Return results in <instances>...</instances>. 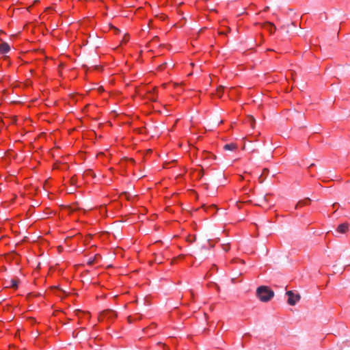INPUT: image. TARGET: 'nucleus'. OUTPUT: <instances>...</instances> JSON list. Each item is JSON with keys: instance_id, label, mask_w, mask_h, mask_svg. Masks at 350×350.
Masks as SVG:
<instances>
[{"instance_id": "nucleus-1", "label": "nucleus", "mask_w": 350, "mask_h": 350, "mask_svg": "<svg viewBox=\"0 0 350 350\" xmlns=\"http://www.w3.org/2000/svg\"><path fill=\"white\" fill-rule=\"evenodd\" d=\"M256 295L262 302L269 301L274 296V292L267 286H260L257 288Z\"/></svg>"}, {"instance_id": "nucleus-27", "label": "nucleus", "mask_w": 350, "mask_h": 350, "mask_svg": "<svg viewBox=\"0 0 350 350\" xmlns=\"http://www.w3.org/2000/svg\"><path fill=\"white\" fill-rule=\"evenodd\" d=\"M87 173L90 174H92V172L91 171H88Z\"/></svg>"}, {"instance_id": "nucleus-13", "label": "nucleus", "mask_w": 350, "mask_h": 350, "mask_svg": "<svg viewBox=\"0 0 350 350\" xmlns=\"http://www.w3.org/2000/svg\"><path fill=\"white\" fill-rule=\"evenodd\" d=\"M222 248L225 252H228L230 250V246L228 244H224Z\"/></svg>"}, {"instance_id": "nucleus-9", "label": "nucleus", "mask_w": 350, "mask_h": 350, "mask_svg": "<svg viewBox=\"0 0 350 350\" xmlns=\"http://www.w3.org/2000/svg\"><path fill=\"white\" fill-rule=\"evenodd\" d=\"M247 121L248 122L250 123V126H252V128H254V124H255V119L253 116H249L247 117Z\"/></svg>"}, {"instance_id": "nucleus-23", "label": "nucleus", "mask_w": 350, "mask_h": 350, "mask_svg": "<svg viewBox=\"0 0 350 350\" xmlns=\"http://www.w3.org/2000/svg\"><path fill=\"white\" fill-rule=\"evenodd\" d=\"M269 6H267L265 8L264 11H267L269 10Z\"/></svg>"}, {"instance_id": "nucleus-10", "label": "nucleus", "mask_w": 350, "mask_h": 350, "mask_svg": "<svg viewBox=\"0 0 350 350\" xmlns=\"http://www.w3.org/2000/svg\"><path fill=\"white\" fill-rule=\"evenodd\" d=\"M10 287H12V288H17L18 286V280H15V279H12L10 280Z\"/></svg>"}, {"instance_id": "nucleus-29", "label": "nucleus", "mask_w": 350, "mask_h": 350, "mask_svg": "<svg viewBox=\"0 0 350 350\" xmlns=\"http://www.w3.org/2000/svg\"><path fill=\"white\" fill-rule=\"evenodd\" d=\"M291 25L295 26V25L293 23H291Z\"/></svg>"}, {"instance_id": "nucleus-28", "label": "nucleus", "mask_w": 350, "mask_h": 350, "mask_svg": "<svg viewBox=\"0 0 350 350\" xmlns=\"http://www.w3.org/2000/svg\"><path fill=\"white\" fill-rule=\"evenodd\" d=\"M130 161H132V162H134V160L132 159H131Z\"/></svg>"}, {"instance_id": "nucleus-5", "label": "nucleus", "mask_w": 350, "mask_h": 350, "mask_svg": "<svg viewBox=\"0 0 350 350\" xmlns=\"http://www.w3.org/2000/svg\"><path fill=\"white\" fill-rule=\"evenodd\" d=\"M262 26L267 29V30H269L270 31V33H273L275 31V30L276 29V27L274 25L273 23H271V22H266L265 23H263L262 25Z\"/></svg>"}, {"instance_id": "nucleus-14", "label": "nucleus", "mask_w": 350, "mask_h": 350, "mask_svg": "<svg viewBox=\"0 0 350 350\" xmlns=\"http://www.w3.org/2000/svg\"><path fill=\"white\" fill-rule=\"evenodd\" d=\"M263 174H261L259 177H258V180H259V183H262L264 181H265V178H263Z\"/></svg>"}, {"instance_id": "nucleus-25", "label": "nucleus", "mask_w": 350, "mask_h": 350, "mask_svg": "<svg viewBox=\"0 0 350 350\" xmlns=\"http://www.w3.org/2000/svg\"><path fill=\"white\" fill-rule=\"evenodd\" d=\"M165 18V16H164V15H162V16H161V18H162L163 20Z\"/></svg>"}, {"instance_id": "nucleus-30", "label": "nucleus", "mask_w": 350, "mask_h": 350, "mask_svg": "<svg viewBox=\"0 0 350 350\" xmlns=\"http://www.w3.org/2000/svg\"><path fill=\"white\" fill-rule=\"evenodd\" d=\"M123 194H124L125 196L127 195V193L126 192H124Z\"/></svg>"}, {"instance_id": "nucleus-16", "label": "nucleus", "mask_w": 350, "mask_h": 350, "mask_svg": "<svg viewBox=\"0 0 350 350\" xmlns=\"http://www.w3.org/2000/svg\"><path fill=\"white\" fill-rule=\"evenodd\" d=\"M129 40V36L127 34L124 35V37L122 40V42H126Z\"/></svg>"}, {"instance_id": "nucleus-4", "label": "nucleus", "mask_w": 350, "mask_h": 350, "mask_svg": "<svg viewBox=\"0 0 350 350\" xmlns=\"http://www.w3.org/2000/svg\"><path fill=\"white\" fill-rule=\"evenodd\" d=\"M10 51L9 44L5 42H2L0 44V53L5 54Z\"/></svg>"}, {"instance_id": "nucleus-26", "label": "nucleus", "mask_w": 350, "mask_h": 350, "mask_svg": "<svg viewBox=\"0 0 350 350\" xmlns=\"http://www.w3.org/2000/svg\"><path fill=\"white\" fill-rule=\"evenodd\" d=\"M219 34H226V33L223 32V31H221V32H219Z\"/></svg>"}, {"instance_id": "nucleus-20", "label": "nucleus", "mask_w": 350, "mask_h": 350, "mask_svg": "<svg viewBox=\"0 0 350 350\" xmlns=\"http://www.w3.org/2000/svg\"><path fill=\"white\" fill-rule=\"evenodd\" d=\"M262 200H263L264 202H267V196H265L262 197Z\"/></svg>"}, {"instance_id": "nucleus-7", "label": "nucleus", "mask_w": 350, "mask_h": 350, "mask_svg": "<svg viewBox=\"0 0 350 350\" xmlns=\"http://www.w3.org/2000/svg\"><path fill=\"white\" fill-rule=\"evenodd\" d=\"M237 148V146L236 144H234V143L227 144L224 145V149L226 150H228V151H233V150H236Z\"/></svg>"}, {"instance_id": "nucleus-3", "label": "nucleus", "mask_w": 350, "mask_h": 350, "mask_svg": "<svg viewBox=\"0 0 350 350\" xmlns=\"http://www.w3.org/2000/svg\"><path fill=\"white\" fill-rule=\"evenodd\" d=\"M116 316L115 311L112 310H106L103 311L100 314V318L103 317H107L109 318H112Z\"/></svg>"}, {"instance_id": "nucleus-22", "label": "nucleus", "mask_w": 350, "mask_h": 350, "mask_svg": "<svg viewBox=\"0 0 350 350\" xmlns=\"http://www.w3.org/2000/svg\"><path fill=\"white\" fill-rule=\"evenodd\" d=\"M115 29V31L116 32L118 33H120V29H117V28H114Z\"/></svg>"}, {"instance_id": "nucleus-8", "label": "nucleus", "mask_w": 350, "mask_h": 350, "mask_svg": "<svg viewBox=\"0 0 350 350\" xmlns=\"http://www.w3.org/2000/svg\"><path fill=\"white\" fill-rule=\"evenodd\" d=\"M310 201H311L310 199L308 198H306V199H304L303 200H299L297 203V204L295 206V208H297L299 206H304V205H308L310 203Z\"/></svg>"}, {"instance_id": "nucleus-12", "label": "nucleus", "mask_w": 350, "mask_h": 350, "mask_svg": "<svg viewBox=\"0 0 350 350\" xmlns=\"http://www.w3.org/2000/svg\"><path fill=\"white\" fill-rule=\"evenodd\" d=\"M96 258H97V256H95L93 258H90V259L88 260V265H92V264L95 262V260H96Z\"/></svg>"}, {"instance_id": "nucleus-17", "label": "nucleus", "mask_w": 350, "mask_h": 350, "mask_svg": "<svg viewBox=\"0 0 350 350\" xmlns=\"http://www.w3.org/2000/svg\"><path fill=\"white\" fill-rule=\"evenodd\" d=\"M268 172H269V170H268L267 168H265V169H263V170H262V174H263V175H267V174H268Z\"/></svg>"}, {"instance_id": "nucleus-21", "label": "nucleus", "mask_w": 350, "mask_h": 350, "mask_svg": "<svg viewBox=\"0 0 350 350\" xmlns=\"http://www.w3.org/2000/svg\"><path fill=\"white\" fill-rule=\"evenodd\" d=\"M127 319H128L129 323H131L132 322L131 317V316L128 317Z\"/></svg>"}, {"instance_id": "nucleus-18", "label": "nucleus", "mask_w": 350, "mask_h": 350, "mask_svg": "<svg viewBox=\"0 0 350 350\" xmlns=\"http://www.w3.org/2000/svg\"><path fill=\"white\" fill-rule=\"evenodd\" d=\"M157 344L162 345L164 350H170L169 348L165 344H162L161 342H158Z\"/></svg>"}, {"instance_id": "nucleus-11", "label": "nucleus", "mask_w": 350, "mask_h": 350, "mask_svg": "<svg viewBox=\"0 0 350 350\" xmlns=\"http://www.w3.org/2000/svg\"><path fill=\"white\" fill-rule=\"evenodd\" d=\"M224 87L222 86V85H220L219 87L217 88V94L221 97L222 94H223V91H224Z\"/></svg>"}, {"instance_id": "nucleus-24", "label": "nucleus", "mask_w": 350, "mask_h": 350, "mask_svg": "<svg viewBox=\"0 0 350 350\" xmlns=\"http://www.w3.org/2000/svg\"><path fill=\"white\" fill-rule=\"evenodd\" d=\"M98 90H99L100 92L103 91V87H100V88H98Z\"/></svg>"}, {"instance_id": "nucleus-6", "label": "nucleus", "mask_w": 350, "mask_h": 350, "mask_svg": "<svg viewBox=\"0 0 350 350\" xmlns=\"http://www.w3.org/2000/svg\"><path fill=\"white\" fill-rule=\"evenodd\" d=\"M349 225L347 223L340 224L337 228V232L340 233H345L348 230Z\"/></svg>"}, {"instance_id": "nucleus-2", "label": "nucleus", "mask_w": 350, "mask_h": 350, "mask_svg": "<svg viewBox=\"0 0 350 350\" xmlns=\"http://www.w3.org/2000/svg\"><path fill=\"white\" fill-rule=\"evenodd\" d=\"M286 294L288 296L287 303L290 306H295L301 298L299 294H295L292 291H287Z\"/></svg>"}, {"instance_id": "nucleus-19", "label": "nucleus", "mask_w": 350, "mask_h": 350, "mask_svg": "<svg viewBox=\"0 0 350 350\" xmlns=\"http://www.w3.org/2000/svg\"><path fill=\"white\" fill-rule=\"evenodd\" d=\"M165 65H166V62H164L163 64L159 66V69L162 70L163 68V67L165 66Z\"/></svg>"}, {"instance_id": "nucleus-15", "label": "nucleus", "mask_w": 350, "mask_h": 350, "mask_svg": "<svg viewBox=\"0 0 350 350\" xmlns=\"http://www.w3.org/2000/svg\"><path fill=\"white\" fill-rule=\"evenodd\" d=\"M196 240V237L195 235L192 236V238L188 237L187 241L189 242H193Z\"/></svg>"}]
</instances>
